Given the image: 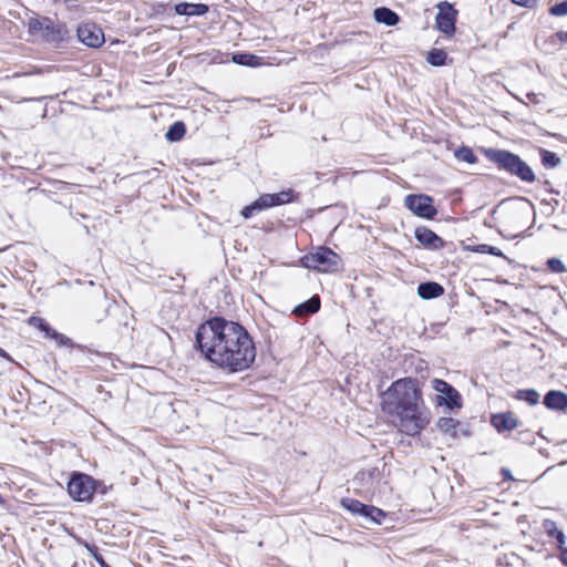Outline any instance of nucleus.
<instances>
[{
	"label": "nucleus",
	"mask_w": 567,
	"mask_h": 567,
	"mask_svg": "<svg viewBox=\"0 0 567 567\" xmlns=\"http://www.w3.org/2000/svg\"><path fill=\"white\" fill-rule=\"evenodd\" d=\"M195 341L208 361L229 372L248 369L256 358V348L248 331L238 322L223 317H214L202 323Z\"/></svg>",
	"instance_id": "nucleus-1"
},
{
	"label": "nucleus",
	"mask_w": 567,
	"mask_h": 567,
	"mask_svg": "<svg viewBox=\"0 0 567 567\" xmlns=\"http://www.w3.org/2000/svg\"><path fill=\"white\" fill-rule=\"evenodd\" d=\"M381 409L403 433L414 436L430 423L419 382L412 378L394 381L381 394Z\"/></svg>",
	"instance_id": "nucleus-2"
},
{
	"label": "nucleus",
	"mask_w": 567,
	"mask_h": 567,
	"mask_svg": "<svg viewBox=\"0 0 567 567\" xmlns=\"http://www.w3.org/2000/svg\"><path fill=\"white\" fill-rule=\"evenodd\" d=\"M487 155L502 169L517 176L520 181L535 182L536 176L533 169L518 155L504 150H489Z\"/></svg>",
	"instance_id": "nucleus-3"
},
{
	"label": "nucleus",
	"mask_w": 567,
	"mask_h": 567,
	"mask_svg": "<svg viewBox=\"0 0 567 567\" xmlns=\"http://www.w3.org/2000/svg\"><path fill=\"white\" fill-rule=\"evenodd\" d=\"M305 268L320 272H333L340 268L341 259L328 247H318L315 251L301 258Z\"/></svg>",
	"instance_id": "nucleus-4"
},
{
	"label": "nucleus",
	"mask_w": 567,
	"mask_h": 567,
	"mask_svg": "<svg viewBox=\"0 0 567 567\" xmlns=\"http://www.w3.org/2000/svg\"><path fill=\"white\" fill-rule=\"evenodd\" d=\"M298 195L292 189L282 190L276 194H264L259 196L250 205H247L241 210V216L245 219L251 218L256 213L265 209L292 203L297 199Z\"/></svg>",
	"instance_id": "nucleus-5"
},
{
	"label": "nucleus",
	"mask_w": 567,
	"mask_h": 567,
	"mask_svg": "<svg viewBox=\"0 0 567 567\" xmlns=\"http://www.w3.org/2000/svg\"><path fill=\"white\" fill-rule=\"evenodd\" d=\"M95 491L94 478L84 473H73L68 482V493L76 502H91Z\"/></svg>",
	"instance_id": "nucleus-6"
},
{
	"label": "nucleus",
	"mask_w": 567,
	"mask_h": 567,
	"mask_svg": "<svg viewBox=\"0 0 567 567\" xmlns=\"http://www.w3.org/2000/svg\"><path fill=\"white\" fill-rule=\"evenodd\" d=\"M432 389L439 393L436 402L439 405H445L450 410L462 408V396L460 392L441 379H434L432 381Z\"/></svg>",
	"instance_id": "nucleus-7"
},
{
	"label": "nucleus",
	"mask_w": 567,
	"mask_h": 567,
	"mask_svg": "<svg viewBox=\"0 0 567 567\" xmlns=\"http://www.w3.org/2000/svg\"><path fill=\"white\" fill-rule=\"evenodd\" d=\"M405 206L416 216L433 219L437 210L433 205V198L424 194H410L404 199Z\"/></svg>",
	"instance_id": "nucleus-8"
},
{
	"label": "nucleus",
	"mask_w": 567,
	"mask_h": 567,
	"mask_svg": "<svg viewBox=\"0 0 567 567\" xmlns=\"http://www.w3.org/2000/svg\"><path fill=\"white\" fill-rule=\"evenodd\" d=\"M437 8L436 27L442 33L450 37L455 31L456 10L449 2H441Z\"/></svg>",
	"instance_id": "nucleus-9"
},
{
	"label": "nucleus",
	"mask_w": 567,
	"mask_h": 567,
	"mask_svg": "<svg viewBox=\"0 0 567 567\" xmlns=\"http://www.w3.org/2000/svg\"><path fill=\"white\" fill-rule=\"evenodd\" d=\"M29 31L47 40L54 41L60 37V31L49 18L30 19L28 22Z\"/></svg>",
	"instance_id": "nucleus-10"
},
{
	"label": "nucleus",
	"mask_w": 567,
	"mask_h": 567,
	"mask_svg": "<svg viewBox=\"0 0 567 567\" xmlns=\"http://www.w3.org/2000/svg\"><path fill=\"white\" fill-rule=\"evenodd\" d=\"M79 40L87 47L97 48L104 42L103 31L95 24H82L78 29Z\"/></svg>",
	"instance_id": "nucleus-11"
},
{
	"label": "nucleus",
	"mask_w": 567,
	"mask_h": 567,
	"mask_svg": "<svg viewBox=\"0 0 567 567\" xmlns=\"http://www.w3.org/2000/svg\"><path fill=\"white\" fill-rule=\"evenodd\" d=\"M414 235L416 240L427 249L437 250L444 246L443 239L427 227H417Z\"/></svg>",
	"instance_id": "nucleus-12"
},
{
	"label": "nucleus",
	"mask_w": 567,
	"mask_h": 567,
	"mask_svg": "<svg viewBox=\"0 0 567 567\" xmlns=\"http://www.w3.org/2000/svg\"><path fill=\"white\" fill-rule=\"evenodd\" d=\"M491 423L497 432L512 431L518 426L516 417L511 412L494 414Z\"/></svg>",
	"instance_id": "nucleus-13"
},
{
	"label": "nucleus",
	"mask_w": 567,
	"mask_h": 567,
	"mask_svg": "<svg viewBox=\"0 0 567 567\" xmlns=\"http://www.w3.org/2000/svg\"><path fill=\"white\" fill-rule=\"evenodd\" d=\"M544 404L549 410H567V394L561 391L550 390L544 398Z\"/></svg>",
	"instance_id": "nucleus-14"
},
{
	"label": "nucleus",
	"mask_w": 567,
	"mask_h": 567,
	"mask_svg": "<svg viewBox=\"0 0 567 567\" xmlns=\"http://www.w3.org/2000/svg\"><path fill=\"white\" fill-rule=\"evenodd\" d=\"M379 475L375 468L359 472L353 478V485H358L363 492L370 493L374 489V480Z\"/></svg>",
	"instance_id": "nucleus-15"
},
{
	"label": "nucleus",
	"mask_w": 567,
	"mask_h": 567,
	"mask_svg": "<svg viewBox=\"0 0 567 567\" xmlns=\"http://www.w3.org/2000/svg\"><path fill=\"white\" fill-rule=\"evenodd\" d=\"M444 293V288L434 281L422 282L417 286V295L421 299L430 300L441 297Z\"/></svg>",
	"instance_id": "nucleus-16"
},
{
	"label": "nucleus",
	"mask_w": 567,
	"mask_h": 567,
	"mask_svg": "<svg viewBox=\"0 0 567 567\" xmlns=\"http://www.w3.org/2000/svg\"><path fill=\"white\" fill-rule=\"evenodd\" d=\"M320 309V298L312 296L307 301L295 307L292 313L297 317H307L309 315L318 312Z\"/></svg>",
	"instance_id": "nucleus-17"
},
{
	"label": "nucleus",
	"mask_w": 567,
	"mask_h": 567,
	"mask_svg": "<svg viewBox=\"0 0 567 567\" xmlns=\"http://www.w3.org/2000/svg\"><path fill=\"white\" fill-rule=\"evenodd\" d=\"M208 11V7L203 3L182 2L175 6V12L181 16H203Z\"/></svg>",
	"instance_id": "nucleus-18"
},
{
	"label": "nucleus",
	"mask_w": 567,
	"mask_h": 567,
	"mask_svg": "<svg viewBox=\"0 0 567 567\" xmlns=\"http://www.w3.org/2000/svg\"><path fill=\"white\" fill-rule=\"evenodd\" d=\"M543 530L550 538H556L558 542L559 550L564 548V544L566 540L565 534L563 530L558 529L556 523L551 519H544L542 523Z\"/></svg>",
	"instance_id": "nucleus-19"
},
{
	"label": "nucleus",
	"mask_w": 567,
	"mask_h": 567,
	"mask_svg": "<svg viewBox=\"0 0 567 567\" xmlns=\"http://www.w3.org/2000/svg\"><path fill=\"white\" fill-rule=\"evenodd\" d=\"M373 17L379 23L389 27L395 25L400 20L394 11L385 7L377 8L373 12Z\"/></svg>",
	"instance_id": "nucleus-20"
},
{
	"label": "nucleus",
	"mask_w": 567,
	"mask_h": 567,
	"mask_svg": "<svg viewBox=\"0 0 567 567\" xmlns=\"http://www.w3.org/2000/svg\"><path fill=\"white\" fill-rule=\"evenodd\" d=\"M365 508L367 509H362V512H360L359 516L371 523L381 524L382 519L385 517V513L372 505L365 504Z\"/></svg>",
	"instance_id": "nucleus-21"
},
{
	"label": "nucleus",
	"mask_w": 567,
	"mask_h": 567,
	"mask_svg": "<svg viewBox=\"0 0 567 567\" xmlns=\"http://www.w3.org/2000/svg\"><path fill=\"white\" fill-rule=\"evenodd\" d=\"M460 425V422L453 417H440L437 420L436 426L437 429L446 434H450L452 437L456 436V429Z\"/></svg>",
	"instance_id": "nucleus-22"
},
{
	"label": "nucleus",
	"mask_w": 567,
	"mask_h": 567,
	"mask_svg": "<svg viewBox=\"0 0 567 567\" xmlns=\"http://www.w3.org/2000/svg\"><path fill=\"white\" fill-rule=\"evenodd\" d=\"M233 61L240 65L246 66H260L262 65V58L250 54V53H243V54H235L233 56Z\"/></svg>",
	"instance_id": "nucleus-23"
},
{
	"label": "nucleus",
	"mask_w": 567,
	"mask_h": 567,
	"mask_svg": "<svg viewBox=\"0 0 567 567\" xmlns=\"http://www.w3.org/2000/svg\"><path fill=\"white\" fill-rule=\"evenodd\" d=\"M185 132H186V127H185L184 122L177 121L169 126V128L167 130V132L165 134V137L169 142H178L184 137Z\"/></svg>",
	"instance_id": "nucleus-24"
},
{
	"label": "nucleus",
	"mask_w": 567,
	"mask_h": 567,
	"mask_svg": "<svg viewBox=\"0 0 567 567\" xmlns=\"http://www.w3.org/2000/svg\"><path fill=\"white\" fill-rule=\"evenodd\" d=\"M515 398L527 402L529 405H536L539 402V393L534 389L518 390Z\"/></svg>",
	"instance_id": "nucleus-25"
},
{
	"label": "nucleus",
	"mask_w": 567,
	"mask_h": 567,
	"mask_svg": "<svg viewBox=\"0 0 567 567\" xmlns=\"http://www.w3.org/2000/svg\"><path fill=\"white\" fill-rule=\"evenodd\" d=\"M341 506L353 515H359L362 509L365 508V504L354 498H342L340 501Z\"/></svg>",
	"instance_id": "nucleus-26"
},
{
	"label": "nucleus",
	"mask_w": 567,
	"mask_h": 567,
	"mask_svg": "<svg viewBox=\"0 0 567 567\" xmlns=\"http://www.w3.org/2000/svg\"><path fill=\"white\" fill-rule=\"evenodd\" d=\"M454 155L458 161H462V162H465L468 164H474L477 161V157L475 156L473 151L466 146L457 148L455 151Z\"/></svg>",
	"instance_id": "nucleus-27"
},
{
	"label": "nucleus",
	"mask_w": 567,
	"mask_h": 567,
	"mask_svg": "<svg viewBox=\"0 0 567 567\" xmlns=\"http://www.w3.org/2000/svg\"><path fill=\"white\" fill-rule=\"evenodd\" d=\"M542 163L545 167L554 168L560 164V158L553 152L547 150L540 151Z\"/></svg>",
	"instance_id": "nucleus-28"
},
{
	"label": "nucleus",
	"mask_w": 567,
	"mask_h": 567,
	"mask_svg": "<svg viewBox=\"0 0 567 567\" xmlns=\"http://www.w3.org/2000/svg\"><path fill=\"white\" fill-rule=\"evenodd\" d=\"M447 54L445 51L440 49L432 50L427 55V62L432 65L440 66L445 64Z\"/></svg>",
	"instance_id": "nucleus-29"
},
{
	"label": "nucleus",
	"mask_w": 567,
	"mask_h": 567,
	"mask_svg": "<svg viewBox=\"0 0 567 567\" xmlns=\"http://www.w3.org/2000/svg\"><path fill=\"white\" fill-rule=\"evenodd\" d=\"M48 338L54 339L60 346H65L70 342V339L59 333L56 330L48 326V329L43 331Z\"/></svg>",
	"instance_id": "nucleus-30"
},
{
	"label": "nucleus",
	"mask_w": 567,
	"mask_h": 567,
	"mask_svg": "<svg viewBox=\"0 0 567 567\" xmlns=\"http://www.w3.org/2000/svg\"><path fill=\"white\" fill-rule=\"evenodd\" d=\"M547 267L550 271L560 274L566 270L564 262L558 258H549L547 260Z\"/></svg>",
	"instance_id": "nucleus-31"
},
{
	"label": "nucleus",
	"mask_w": 567,
	"mask_h": 567,
	"mask_svg": "<svg viewBox=\"0 0 567 567\" xmlns=\"http://www.w3.org/2000/svg\"><path fill=\"white\" fill-rule=\"evenodd\" d=\"M476 251L486 252V254H489V255H493V256L506 258L504 256V254L502 252V250L499 248L495 247V246L480 245L477 247Z\"/></svg>",
	"instance_id": "nucleus-32"
},
{
	"label": "nucleus",
	"mask_w": 567,
	"mask_h": 567,
	"mask_svg": "<svg viewBox=\"0 0 567 567\" xmlns=\"http://www.w3.org/2000/svg\"><path fill=\"white\" fill-rule=\"evenodd\" d=\"M549 13L556 17L567 16V0L553 6L549 9Z\"/></svg>",
	"instance_id": "nucleus-33"
},
{
	"label": "nucleus",
	"mask_w": 567,
	"mask_h": 567,
	"mask_svg": "<svg viewBox=\"0 0 567 567\" xmlns=\"http://www.w3.org/2000/svg\"><path fill=\"white\" fill-rule=\"evenodd\" d=\"M29 322H30V324L39 328L41 331H44L45 329H48V326H49V323L44 319L39 318V317H31Z\"/></svg>",
	"instance_id": "nucleus-34"
},
{
	"label": "nucleus",
	"mask_w": 567,
	"mask_h": 567,
	"mask_svg": "<svg viewBox=\"0 0 567 567\" xmlns=\"http://www.w3.org/2000/svg\"><path fill=\"white\" fill-rule=\"evenodd\" d=\"M513 3L522 7H532L536 0H512Z\"/></svg>",
	"instance_id": "nucleus-35"
},
{
	"label": "nucleus",
	"mask_w": 567,
	"mask_h": 567,
	"mask_svg": "<svg viewBox=\"0 0 567 567\" xmlns=\"http://www.w3.org/2000/svg\"><path fill=\"white\" fill-rule=\"evenodd\" d=\"M559 557H560L561 563L567 567V548L566 547L560 549Z\"/></svg>",
	"instance_id": "nucleus-36"
},
{
	"label": "nucleus",
	"mask_w": 567,
	"mask_h": 567,
	"mask_svg": "<svg viewBox=\"0 0 567 567\" xmlns=\"http://www.w3.org/2000/svg\"><path fill=\"white\" fill-rule=\"evenodd\" d=\"M0 357L7 359L10 362H13L12 358L9 355L8 352H6L2 348H0Z\"/></svg>",
	"instance_id": "nucleus-37"
},
{
	"label": "nucleus",
	"mask_w": 567,
	"mask_h": 567,
	"mask_svg": "<svg viewBox=\"0 0 567 567\" xmlns=\"http://www.w3.org/2000/svg\"><path fill=\"white\" fill-rule=\"evenodd\" d=\"M503 474L505 477H511L508 470H503Z\"/></svg>",
	"instance_id": "nucleus-38"
},
{
	"label": "nucleus",
	"mask_w": 567,
	"mask_h": 567,
	"mask_svg": "<svg viewBox=\"0 0 567 567\" xmlns=\"http://www.w3.org/2000/svg\"><path fill=\"white\" fill-rule=\"evenodd\" d=\"M45 111H47V109L43 110V113L41 114V117H45Z\"/></svg>",
	"instance_id": "nucleus-39"
}]
</instances>
